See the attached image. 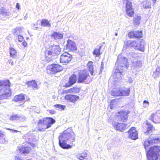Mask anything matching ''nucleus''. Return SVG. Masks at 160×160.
Masks as SVG:
<instances>
[{"instance_id": "1", "label": "nucleus", "mask_w": 160, "mask_h": 160, "mask_svg": "<svg viewBox=\"0 0 160 160\" xmlns=\"http://www.w3.org/2000/svg\"><path fill=\"white\" fill-rule=\"evenodd\" d=\"M75 141V134L71 128L64 131L59 137V145L64 149L71 148V146L67 144L66 142L71 143Z\"/></svg>"}, {"instance_id": "2", "label": "nucleus", "mask_w": 160, "mask_h": 160, "mask_svg": "<svg viewBox=\"0 0 160 160\" xmlns=\"http://www.w3.org/2000/svg\"><path fill=\"white\" fill-rule=\"evenodd\" d=\"M127 59L124 57L119 55L118 58L115 66L117 67L113 73V77L115 79L119 80L122 78L125 67L127 66Z\"/></svg>"}, {"instance_id": "3", "label": "nucleus", "mask_w": 160, "mask_h": 160, "mask_svg": "<svg viewBox=\"0 0 160 160\" xmlns=\"http://www.w3.org/2000/svg\"><path fill=\"white\" fill-rule=\"evenodd\" d=\"M10 84L8 80L0 81V99H6L10 96Z\"/></svg>"}, {"instance_id": "4", "label": "nucleus", "mask_w": 160, "mask_h": 160, "mask_svg": "<svg viewBox=\"0 0 160 160\" xmlns=\"http://www.w3.org/2000/svg\"><path fill=\"white\" fill-rule=\"evenodd\" d=\"M61 49L58 46L53 45L51 48L47 50L45 52V60L49 62L56 58L57 55H58Z\"/></svg>"}, {"instance_id": "5", "label": "nucleus", "mask_w": 160, "mask_h": 160, "mask_svg": "<svg viewBox=\"0 0 160 160\" xmlns=\"http://www.w3.org/2000/svg\"><path fill=\"white\" fill-rule=\"evenodd\" d=\"M147 152V156L148 160H157L160 159V150L158 147H151Z\"/></svg>"}, {"instance_id": "6", "label": "nucleus", "mask_w": 160, "mask_h": 160, "mask_svg": "<svg viewBox=\"0 0 160 160\" xmlns=\"http://www.w3.org/2000/svg\"><path fill=\"white\" fill-rule=\"evenodd\" d=\"M93 78L90 76L87 71L83 70L80 72L78 75V82L89 84L92 80Z\"/></svg>"}, {"instance_id": "7", "label": "nucleus", "mask_w": 160, "mask_h": 160, "mask_svg": "<svg viewBox=\"0 0 160 160\" xmlns=\"http://www.w3.org/2000/svg\"><path fill=\"white\" fill-rule=\"evenodd\" d=\"M47 69L48 72L54 74L62 71L63 70V67L59 64H53L49 65Z\"/></svg>"}, {"instance_id": "8", "label": "nucleus", "mask_w": 160, "mask_h": 160, "mask_svg": "<svg viewBox=\"0 0 160 160\" xmlns=\"http://www.w3.org/2000/svg\"><path fill=\"white\" fill-rule=\"evenodd\" d=\"M132 0H123V3L126 4V12L127 15L131 17L134 14V11L132 8Z\"/></svg>"}, {"instance_id": "9", "label": "nucleus", "mask_w": 160, "mask_h": 160, "mask_svg": "<svg viewBox=\"0 0 160 160\" xmlns=\"http://www.w3.org/2000/svg\"><path fill=\"white\" fill-rule=\"evenodd\" d=\"M159 142V139L158 137H153L151 139L148 138L146 140L143 142V144L144 148L147 151L149 146H151L153 143H157Z\"/></svg>"}, {"instance_id": "10", "label": "nucleus", "mask_w": 160, "mask_h": 160, "mask_svg": "<svg viewBox=\"0 0 160 160\" xmlns=\"http://www.w3.org/2000/svg\"><path fill=\"white\" fill-rule=\"evenodd\" d=\"M149 119L155 123H160V110L152 113L149 117Z\"/></svg>"}, {"instance_id": "11", "label": "nucleus", "mask_w": 160, "mask_h": 160, "mask_svg": "<svg viewBox=\"0 0 160 160\" xmlns=\"http://www.w3.org/2000/svg\"><path fill=\"white\" fill-rule=\"evenodd\" d=\"M72 58V55L67 52L63 53L60 57V61L61 63H68Z\"/></svg>"}, {"instance_id": "12", "label": "nucleus", "mask_w": 160, "mask_h": 160, "mask_svg": "<svg viewBox=\"0 0 160 160\" xmlns=\"http://www.w3.org/2000/svg\"><path fill=\"white\" fill-rule=\"evenodd\" d=\"M128 138L133 140H136L138 138V133L135 127L132 128L128 132Z\"/></svg>"}, {"instance_id": "13", "label": "nucleus", "mask_w": 160, "mask_h": 160, "mask_svg": "<svg viewBox=\"0 0 160 160\" xmlns=\"http://www.w3.org/2000/svg\"><path fill=\"white\" fill-rule=\"evenodd\" d=\"M112 125L116 130L120 131L121 132H123L125 130L127 126L126 124L119 123L115 122L112 123Z\"/></svg>"}, {"instance_id": "14", "label": "nucleus", "mask_w": 160, "mask_h": 160, "mask_svg": "<svg viewBox=\"0 0 160 160\" xmlns=\"http://www.w3.org/2000/svg\"><path fill=\"white\" fill-rule=\"evenodd\" d=\"M129 113V112L126 111L118 112L117 116L119 120L125 122L128 118V114Z\"/></svg>"}, {"instance_id": "15", "label": "nucleus", "mask_w": 160, "mask_h": 160, "mask_svg": "<svg viewBox=\"0 0 160 160\" xmlns=\"http://www.w3.org/2000/svg\"><path fill=\"white\" fill-rule=\"evenodd\" d=\"M44 122L43 120L42 119H40L38 122L37 128L39 131H44L46 129L50 127V125L47 126Z\"/></svg>"}, {"instance_id": "16", "label": "nucleus", "mask_w": 160, "mask_h": 160, "mask_svg": "<svg viewBox=\"0 0 160 160\" xmlns=\"http://www.w3.org/2000/svg\"><path fill=\"white\" fill-rule=\"evenodd\" d=\"M66 48L67 49L72 52H76L77 50V47L75 43L74 42L70 40L68 41Z\"/></svg>"}, {"instance_id": "17", "label": "nucleus", "mask_w": 160, "mask_h": 160, "mask_svg": "<svg viewBox=\"0 0 160 160\" xmlns=\"http://www.w3.org/2000/svg\"><path fill=\"white\" fill-rule=\"evenodd\" d=\"M142 33L141 31H131L128 33V36L130 38H138L142 37Z\"/></svg>"}, {"instance_id": "18", "label": "nucleus", "mask_w": 160, "mask_h": 160, "mask_svg": "<svg viewBox=\"0 0 160 160\" xmlns=\"http://www.w3.org/2000/svg\"><path fill=\"white\" fill-rule=\"evenodd\" d=\"M79 98V97L78 96L71 94L66 95L65 97V99L70 101L74 103L76 102Z\"/></svg>"}, {"instance_id": "19", "label": "nucleus", "mask_w": 160, "mask_h": 160, "mask_svg": "<svg viewBox=\"0 0 160 160\" xmlns=\"http://www.w3.org/2000/svg\"><path fill=\"white\" fill-rule=\"evenodd\" d=\"M77 80L76 76L74 74L72 75L69 78L68 82L65 84V86L68 87L74 84Z\"/></svg>"}, {"instance_id": "20", "label": "nucleus", "mask_w": 160, "mask_h": 160, "mask_svg": "<svg viewBox=\"0 0 160 160\" xmlns=\"http://www.w3.org/2000/svg\"><path fill=\"white\" fill-rule=\"evenodd\" d=\"M18 149L22 153L24 154H28L30 152L31 148L27 145H24L22 146L21 148L18 147Z\"/></svg>"}, {"instance_id": "21", "label": "nucleus", "mask_w": 160, "mask_h": 160, "mask_svg": "<svg viewBox=\"0 0 160 160\" xmlns=\"http://www.w3.org/2000/svg\"><path fill=\"white\" fill-rule=\"evenodd\" d=\"M26 84L28 86V87H32L34 90H37L39 89L37 83L35 80H32L30 81L27 82Z\"/></svg>"}, {"instance_id": "22", "label": "nucleus", "mask_w": 160, "mask_h": 160, "mask_svg": "<svg viewBox=\"0 0 160 160\" xmlns=\"http://www.w3.org/2000/svg\"><path fill=\"white\" fill-rule=\"evenodd\" d=\"M51 37L52 38H53L55 40H59L62 38L63 35L62 33L59 32H54L51 35Z\"/></svg>"}, {"instance_id": "23", "label": "nucleus", "mask_w": 160, "mask_h": 160, "mask_svg": "<svg viewBox=\"0 0 160 160\" xmlns=\"http://www.w3.org/2000/svg\"><path fill=\"white\" fill-rule=\"evenodd\" d=\"M130 88H128L125 90H119L118 91V96H127L129 95L130 92Z\"/></svg>"}, {"instance_id": "24", "label": "nucleus", "mask_w": 160, "mask_h": 160, "mask_svg": "<svg viewBox=\"0 0 160 160\" xmlns=\"http://www.w3.org/2000/svg\"><path fill=\"white\" fill-rule=\"evenodd\" d=\"M44 123L48 126L50 125V127L52 125L54 124L55 122V120L54 119L51 118H47L43 119Z\"/></svg>"}, {"instance_id": "25", "label": "nucleus", "mask_w": 160, "mask_h": 160, "mask_svg": "<svg viewBox=\"0 0 160 160\" xmlns=\"http://www.w3.org/2000/svg\"><path fill=\"white\" fill-rule=\"evenodd\" d=\"M132 66L135 69H138L142 66V62L140 60L134 61H132Z\"/></svg>"}, {"instance_id": "26", "label": "nucleus", "mask_w": 160, "mask_h": 160, "mask_svg": "<svg viewBox=\"0 0 160 160\" xmlns=\"http://www.w3.org/2000/svg\"><path fill=\"white\" fill-rule=\"evenodd\" d=\"M145 45V41L143 40H141L140 42L138 43V47L139 48L138 50L142 52L144 51Z\"/></svg>"}, {"instance_id": "27", "label": "nucleus", "mask_w": 160, "mask_h": 160, "mask_svg": "<svg viewBox=\"0 0 160 160\" xmlns=\"http://www.w3.org/2000/svg\"><path fill=\"white\" fill-rule=\"evenodd\" d=\"M142 7L144 9H148L151 8V4L149 1H145L141 3Z\"/></svg>"}, {"instance_id": "28", "label": "nucleus", "mask_w": 160, "mask_h": 160, "mask_svg": "<svg viewBox=\"0 0 160 160\" xmlns=\"http://www.w3.org/2000/svg\"><path fill=\"white\" fill-rule=\"evenodd\" d=\"M127 56L129 59L133 60V58L136 59L138 57V54L137 53L131 52L127 53Z\"/></svg>"}, {"instance_id": "29", "label": "nucleus", "mask_w": 160, "mask_h": 160, "mask_svg": "<svg viewBox=\"0 0 160 160\" xmlns=\"http://www.w3.org/2000/svg\"><path fill=\"white\" fill-rule=\"evenodd\" d=\"M22 28L21 27H17L13 29V34L14 35H19L20 33L22 32Z\"/></svg>"}, {"instance_id": "30", "label": "nucleus", "mask_w": 160, "mask_h": 160, "mask_svg": "<svg viewBox=\"0 0 160 160\" xmlns=\"http://www.w3.org/2000/svg\"><path fill=\"white\" fill-rule=\"evenodd\" d=\"M24 99V96L23 94H21L15 96L14 98V101L18 102L22 101Z\"/></svg>"}, {"instance_id": "31", "label": "nucleus", "mask_w": 160, "mask_h": 160, "mask_svg": "<svg viewBox=\"0 0 160 160\" xmlns=\"http://www.w3.org/2000/svg\"><path fill=\"white\" fill-rule=\"evenodd\" d=\"M101 47L102 46H101L99 47V48L95 49L93 52V54L94 56L95 57H98L101 55L100 51Z\"/></svg>"}, {"instance_id": "32", "label": "nucleus", "mask_w": 160, "mask_h": 160, "mask_svg": "<svg viewBox=\"0 0 160 160\" xmlns=\"http://www.w3.org/2000/svg\"><path fill=\"white\" fill-rule=\"evenodd\" d=\"M160 75V67L157 68L156 70L153 72L152 76L154 78L158 77Z\"/></svg>"}, {"instance_id": "33", "label": "nucleus", "mask_w": 160, "mask_h": 160, "mask_svg": "<svg viewBox=\"0 0 160 160\" xmlns=\"http://www.w3.org/2000/svg\"><path fill=\"white\" fill-rule=\"evenodd\" d=\"M146 124L148 125V129L146 132H145L146 134L147 133H149L152 132V131L154 130V128L150 124H149L148 122H147Z\"/></svg>"}, {"instance_id": "34", "label": "nucleus", "mask_w": 160, "mask_h": 160, "mask_svg": "<svg viewBox=\"0 0 160 160\" xmlns=\"http://www.w3.org/2000/svg\"><path fill=\"white\" fill-rule=\"evenodd\" d=\"M7 142L4 137V134L0 130V143H6Z\"/></svg>"}, {"instance_id": "35", "label": "nucleus", "mask_w": 160, "mask_h": 160, "mask_svg": "<svg viewBox=\"0 0 160 160\" xmlns=\"http://www.w3.org/2000/svg\"><path fill=\"white\" fill-rule=\"evenodd\" d=\"M141 17L139 16H135L133 19V23L135 25H138L140 23Z\"/></svg>"}, {"instance_id": "36", "label": "nucleus", "mask_w": 160, "mask_h": 160, "mask_svg": "<svg viewBox=\"0 0 160 160\" xmlns=\"http://www.w3.org/2000/svg\"><path fill=\"white\" fill-rule=\"evenodd\" d=\"M10 56L15 58L17 56V52L16 50L13 48H10L9 49Z\"/></svg>"}, {"instance_id": "37", "label": "nucleus", "mask_w": 160, "mask_h": 160, "mask_svg": "<svg viewBox=\"0 0 160 160\" xmlns=\"http://www.w3.org/2000/svg\"><path fill=\"white\" fill-rule=\"evenodd\" d=\"M41 26L43 27H47L50 28L51 25L47 20H42L41 22Z\"/></svg>"}, {"instance_id": "38", "label": "nucleus", "mask_w": 160, "mask_h": 160, "mask_svg": "<svg viewBox=\"0 0 160 160\" xmlns=\"http://www.w3.org/2000/svg\"><path fill=\"white\" fill-rule=\"evenodd\" d=\"M87 156V152H83V153H81L77 155V158L80 160H83Z\"/></svg>"}, {"instance_id": "39", "label": "nucleus", "mask_w": 160, "mask_h": 160, "mask_svg": "<svg viewBox=\"0 0 160 160\" xmlns=\"http://www.w3.org/2000/svg\"><path fill=\"white\" fill-rule=\"evenodd\" d=\"M130 46L132 47H133L134 49H138V43L137 42H136L133 41L130 44Z\"/></svg>"}, {"instance_id": "40", "label": "nucleus", "mask_w": 160, "mask_h": 160, "mask_svg": "<svg viewBox=\"0 0 160 160\" xmlns=\"http://www.w3.org/2000/svg\"><path fill=\"white\" fill-rule=\"evenodd\" d=\"M70 89L71 93H76L79 92L80 88H79L76 87L72 88H71Z\"/></svg>"}, {"instance_id": "41", "label": "nucleus", "mask_w": 160, "mask_h": 160, "mask_svg": "<svg viewBox=\"0 0 160 160\" xmlns=\"http://www.w3.org/2000/svg\"><path fill=\"white\" fill-rule=\"evenodd\" d=\"M20 118V117L19 115L16 114L10 116V119L11 120H15L18 119V118Z\"/></svg>"}, {"instance_id": "42", "label": "nucleus", "mask_w": 160, "mask_h": 160, "mask_svg": "<svg viewBox=\"0 0 160 160\" xmlns=\"http://www.w3.org/2000/svg\"><path fill=\"white\" fill-rule=\"evenodd\" d=\"M54 107L56 108H58V109H60L61 110H64L66 107L65 106L60 104H56L54 105Z\"/></svg>"}, {"instance_id": "43", "label": "nucleus", "mask_w": 160, "mask_h": 160, "mask_svg": "<svg viewBox=\"0 0 160 160\" xmlns=\"http://www.w3.org/2000/svg\"><path fill=\"white\" fill-rule=\"evenodd\" d=\"M149 105V102L147 100H144L143 102V107L144 108L148 107Z\"/></svg>"}, {"instance_id": "44", "label": "nucleus", "mask_w": 160, "mask_h": 160, "mask_svg": "<svg viewBox=\"0 0 160 160\" xmlns=\"http://www.w3.org/2000/svg\"><path fill=\"white\" fill-rule=\"evenodd\" d=\"M118 100H119L118 99H115L112 100L111 101V102L110 103V108L111 109H112V107H113V106H112L113 103L115 102H118Z\"/></svg>"}, {"instance_id": "45", "label": "nucleus", "mask_w": 160, "mask_h": 160, "mask_svg": "<svg viewBox=\"0 0 160 160\" xmlns=\"http://www.w3.org/2000/svg\"><path fill=\"white\" fill-rule=\"evenodd\" d=\"M88 69L89 71L90 72L91 74L93 76V66H91L90 67H88Z\"/></svg>"}, {"instance_id": "46", "label": "nucleus", "mask_w": 160, "mask_h": 160, "mask_svg": "<svg viewBox=\"0 0 160 160\" xmlns=\"http://www.w3.org/2000/svg\"><path fill=\"white\" fill-rule=\"evenodd\" d=\"M111 94L112 96H118V91L117 92H114V91H111Z\"/></svg>"}, {"instance_id": "47", "label": "nucleus", "mask_w": 160, "mask_h": 160, "mask_svg": "<svg viewBox=\"0 0 160 160\" xmlns=\"http://www.w3.org/2000/svg\"><path fill=\"white\" fill-rule=\"evenodd\" d=\"M18 41L20 42L22 41L23 39V38L22 36L18 35Z\"/></svg>"}, {"instance_id": "48", "label": "nucleus", "mask_w": 160, "mask_h": 160, "mask_svg": "<svg viewBox=\"0 0 160 160\" xmlns=\"http://www.w3.org/2000/svg\"><path fill=\"white\" fill-rule=\"evenodd\" d=\"M63 92L64 93H71L70 89H69L65 90L63 91Z\"/></svg>"}, {"instance_id": "49", "label": "nucleus", "mask_w": 160, "mask_h": 160, "mask_svg": "<svg viewBox=\"0 0 160 160\" xmlns=\"http://www.w3.org/2000/svg\"><path fill=\"white\" fill-rule=\"evenodd\" d=\"M100 72H101L103 70V64L102 62L101 64L100 67Z\"/></svg>"}, {"instance_id": "50", "label": "nucleus", "mask_w": 160, "mask_h": 160, "mask_svg": "<svg viewBox=\"0 0 160 160\" xmlns=\"http://www.w3.org/2000/svg\"><path fill=\"white\" fill-rule=\"evenodd\" d=\"M92 64H93L92 62L91 61L89 62L87 64L88 67H90L91 66H93Z\"/></svg>"}, {"instance_id": "51", "label": "nucleus", "mask_w": 160, "mask_h": 160, "mask_svg": "<svg viewBox=\"0 0 160 160\" xmlns=\"http://www.w3.org/2000/svg\"><path fill=\"white\" fill-rule=\"evenodd\" d=\"M15 160H22L21 158L19 157V156H16L15 157Z\"/></svg>"}, {"instance_id": "52", "label": "nucleus", "mask_w": 160, "mask_h": 160, "mask_svg": "<svg viewBox=\"0 0 160 160\" xmlns=\"http://www.w3.org/2000/svg\"><path fill=\"white\" fill-rule=\"evenodd\" d=\"M16 8L18 9H19L20 8V5L18 3H17L16 5Z\"/></svg>"}, {"instance_id": "53", "label": "nucleus", "mask_w": 160, "mask_h": 160, "mask_svg": "<svg viewBox=\"0 0 160 160\" xmlns=\"http://www.w3.org/2000/svg\"><path fill=\"white\" fill-rule=\"evenodd\" d=\"M22 45L24 46V47H26V46L27 45V43L25 41H24L22 43Z\"/></svg>"}, {"instance_id": "54", "label": "nucleus", "mask_w": 160, "mask_h": 160, "mask_svg": "<svg viewBox=\"0 0 160 160\" xmlns=\"http://www.w3.org/2000/svg\"><path fill=\"white\" fill-rule=\"evenodd\" d=\"M128 81L130 83H131L132 82L133 80L131 78H129L128 79Z\"/></svg>"}, {"instance_id": "55", "label": "nucleus", "mask_w": 160, "mask_h": 160, "mask_svg": "<svg viewBox=\"0 0 160 160\" xmlns=\"http://www.w3.org/2000/svg\"><path fill=\"white\" fill-rule=\"evenodd\" d=\"M82 5V2H79L76 4V6H80Z\"/></svg>"}, {"instance_id": "56", "label": "nucleus", "mask_w": 160, "mask_h": 160, "mask_svg": "<svg viewBox=\"0 0 160 160\" xmlns=\"http://www.w3.org/2000/svg\"><path fill=\"white\" fill-rule=\"evenodd\" d=\"M8 62L9 63H11V65H13V61H8Z\"/></svg>"}, {"instance_id": "57", "label": "nucleus", "mask_w": 160, "mask_h": 160, "mask_svg": "<svg viewBox=\"0 0 160 160\" xmlns=\"http://www.w3.org/2000/svg\"><path fill=\"white\" fill-rule=\"evenodd\" d=\"M12 130L14 132H18V131H17V130Z\"/></svg>"}, {"instance_id": "58", "label": "nucleus", "mask_w": 160, "mask_h": 160, "mask_svg": "<svg viewBox=\"0 0 160 160\" xmlns=\"http://www.w3.org/2000/svg\"><path fill=\"white\" fill-rule=\"evenodd\" d=\"M72 106L71 105H70V104H68V107H69L71 108V107Z\"/></svg>"}, {"instance_id": "59", "label": "nucleus", "mask_w": 160, "mask_h": 160, "mask_svg": "<svg viewBox=\"0 0 160 160\" xmlns=\"http://www.w3.org/2000/svg\"><path fill=\"white\" fill-rule=\"evenodd\" d=\"M118 35V34L117 33H116L115 34V35L116 36H117Z\"/></svg>"}, {"instance_id": "60", "label": "nucleus", "mask_w": 160, "mask_h": 160, "mask_svg": "<svg viewBox=\"0 0 160 160\" xmlns=\"http://www.w3.org/2000/svg\"><path fill=\"white\" fill-rule=\"evenodd\" d=\"M153 1V2H155L156 1V0H152Z\"/></svg>"}, {"instance_id": "61", "label": "nucleus", "mask_w": 160, "mask_h": 160, "mask_svg": "<svg viewBox=\"0 0 160 160\" xmlns=\"http://www.w3.org/2000/svg\"><path fill=\"white\" fill-rule=\"evenodd\" d=\"M24 18L25 19H26L27 18H26V17H25Z\"/></svg>"}]
</instances>
